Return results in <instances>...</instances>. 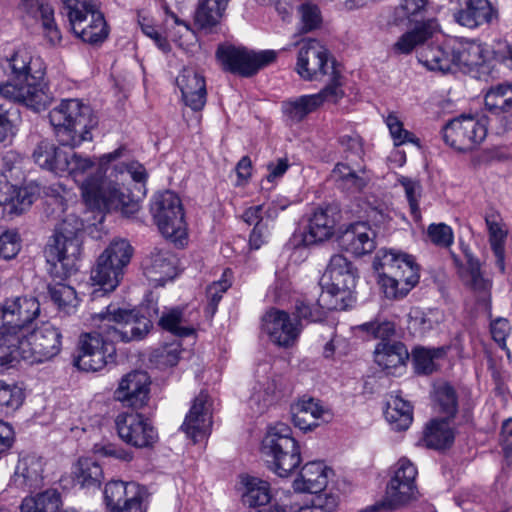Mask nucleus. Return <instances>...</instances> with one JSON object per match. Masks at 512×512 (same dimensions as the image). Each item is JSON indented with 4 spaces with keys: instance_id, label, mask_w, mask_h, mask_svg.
<instances>
[{
    "instance_id": "1",
    "label": "nucleus",
    "mask_w": 512,
    "mask_h": 512,
    "mask_svg": "<svg viewBox=\"0 0 512 512\" xmlns=\"http://www.w3.org/2000/svg\"><path fill=\"white\" fill-rule=\"evenodd\" d=\"M98 331L83 333L78 340V355L74 365L82 371L96 372L115 361V342L142 340L150 331L151 321L136 310H126L109 304L92 316Z\"/></svg>"
},
{
    "instance_id": "2",
    "label": "nucleus",
    "mask_w": 512,
    "mask_h": 512,
    "mask_svg": "<svg viewBox=\"0 0 512 512\" xmlns=\"http://www.w3.org/2000/svg\"><path fill=\"white\" fill-rule=\"evenodd\" d=\"M129 149L121 145L110 153L98 158V163L81 154H66L63 174L79 186L85 204L93 210H121L126 213L131 198L114 181L104 177L105 167L114 161L128 157Z\"/></svg>"
},
{
    "instance_id": "3",
    "label": "nucleus",
    "mask_w": 512,
    "mask_h": 512,
    "mask_svg": "<svg viewBox=\"0 0 512 512\" xmlns=\"http://www.w3.org/2000/svg\"><path fill=\"white\" fill-rule=\"evenodd\" d=\"M3 68L9 80L0 85L2 97L22 103L37 112L46 108L51 97L44 89L45 66L41 58L35 57L28 47L22 46L6 58Z\"/></svg>"
},
{
    "instance_id": "4",
    "label": "nucleus",
    "mask_w": 512,
    "mask_h": 512,
    "mask_svg": "<svg viewBox=\"0 0 512 512\" xmlns=\"http://www.w3.org/2000/svg\"><path fill=\"white\" fill-rule=\"evenodd\" d=\"M83 227L82 220L73 213L67 214L55 226L44 251L47 270L55 280H65L77 271Z\"/></svg>"
},
{
    "instance_id": "5",
    "label": "nucleus",
    "mask_w": 512,
    "mask_h": 512,
    "mask_svg": "<svg viewBox=\"0 0 512 512\" xmlns=\"http://www.w3.org/2000/svg\"><path fill=\"white\" fill-rule=\"evenodd\" d=\"M261 451L269 468L279 477L291 475L302 460L300 446L285 423H276L268 428Z\"/></svg>"
},
{
    "instance_id": "6",
    "label": "nucleus",
    "mask_w": 512,
    "mask_h": 512,
    "mask_svg": "<svg viewBox=\"0 0 512 512\" xmlns=\"http://www.w3.org/2000/svg\"><path fill=\"white\" fill-rule=\"evenodd\" d=\"M133 247L126 239H113L99 255L95 267L91 271L90 280L93 286H98L92 292L93 298L110 293L119 285L124 269L133 256Z\"/></svg>"
},
{
    "instance_id": "7",
    "label": "nucleus",
    "mask_w": 512,
    "mask_h": 512,
    "mask_svg": "<svg viewBox=\"0 0 512 512\" xmlns=\"http://www.w3.org/2000/svg\"><path fill=\"white\" fill-rule=\"evenodd\" d=\"M62 13L68 18L71 30L83 42H102L108 35L106 22L97 5L91 0H61Z\"/></svg>"
},
{
    "instance_id": "8",
    "label": "nucleus",
    "mask_w": 512,
    "mask_h": 512,
    "mask_svg": "<svg viewBox=\"0 0 512 512\" xmlns=\"http://www.w3.org/2000/svg\"><path fill=\"white\" fill-rule=\"evenodd\" d=\"M296 72L306 81H322L342 87L340 72L328 49L316 39L303 41L297 56Z\"/></svg>"
},
{
    "instance_id": "9",
    "label": "nucleus",
    "mask_w": 512,
    "mask_h": 512,
    "mask_svg": "<svg viewBox=\"0 0 512 512\" xmlns=\"http://www.w3.org/2000/svg\"><path fill=\"white\" fill-rule=\"evenodd\" d=\"M151 211L162 235L177 245L187 237L184 212L179 197L172 191L154 196Z\"/></svg>"
},
{
    "instance_id": "10",
    "label": "nucleus",
    "mask_w": 512,
    "mask_h": 512,
    "mask_svg": "<svg viewBox=\"0 0 512 512\" xmlns=\"http://www.w3.org/2000/svg\"><path fill=\"white\" fill-rule=\"evenodd\" d=\"M20 338L21 360L30 364L48 361L57 356L62 348L61 332L48 322L32 331L27 330Z\"/></svg>"
},
{
    "instance_id": "11",
    "label": "nucleus",
    "mask_w": 512,
    "mask_h": 512,
    "mask_svg": "<svg viewBox=\"0 0 512 512\" xmlns=\"http://www.w3.org/2000/svg\"><path fill=\"white\" fill-rule=\"evenodd\" d=\"M417 474L416 466L409 459H399L387 483L383 505L389 509H397L416 500L419 496Z\"/></svg>"
},
{
    "instance_id": "12",
    "label": "nucleus",
    "mask_w": 512,
    "mask_h": 512,
    "mask_svg": "<svg viewBox=\"0 0 512 512\" xmlns=\"http://www.w3.org/2000/svg\"><path fill=\"white\" fill-rule=\"evenodd\" d=\"M216 56L226 71L249 77L257 73L262 67L272 63L277 54L274 50L254 52L244 47L220 45L216 51Z\"/></svg>"
},
{
    "instance_id": "13",
    "label": "nucleus",
    "mask_w": 512,
    "mask_h": 512,
    "mask_svg": "<svg viewBox=\"0 0 512 512\" xmlns=\"http://www.w3.org/2000/svg\"><path fill=\"white\" fill-rule=\"evenodd\" d=\"M176 84L181 91L182 100L186 106L183 117L188 127L201 125V110L206 104V82L202 74L191 67L183 68Z\"/></svg>"
},
{
    "instance_id": "14",
    "label": "nucleus",
    "mask_w": 512,
    "mask_h": 512,
    "mask_svg": "<svg viewBox=\"0 0 512 512\" xmlns=\"http://www.w3.org/2000/svg\"><path fill=\"white\" fill-rule=\"evenodd\" d=\"M288 206V199L279 196L270 203L251 206L243 212V221L248 225H254L249 237L251 248L259 249L267 243L279 212L285 210Z\"/></svg>"
},
{
    "instance_id": "15",
    "label": "nucleus",
    "mask_w": 512,
    "mask_h": 512,
    "mask_svg": "<svg viewBox=\"0 0 512 512\" xmlns=\"http://www.w3.org/2000/svg\"><path fill=\"white\" fill-rule=\"evenodd\" d=\"M39 314L40 303L36 298H8L0 305V332H11L21 336Z\"/></svg>"
},
{
    "instance_id": "16",
    "label": "nucleus",
    "mask_w": 512,
    "mask_h": 512,
    "mask_svg": "<svg viewBox=\"0 0 512 512\" xmlns=\"http://www.w3.org/2000/svg\"><path fill=\"white\" fill-rule=\"evenodd\" d=\"M115 425L119 438L135 448H151L158 441L156 428L141 413H120L115 419Z\"/></svg>"
},
{
    "instance_id": "17",
    "label": "nucleus",
    "mask_w": 512,
    "mask_h": 512,
    "mask_svg": "<svg viewBox=\"0 0 512 512\" xmlns=\"http://www.w3.org/2000/svg\"><path fill=\"white\" fill-rule=\"evenodd\" d=\"M328 279L324 284V293L342 303L350 297L357 283V272L352 263L341 254L333 255L324 274Z\"/></svg>"
},
{
    "instance_id": "18",
    "label": "nucleus",
    "mask_w": 512,
    "mask_h": 512,
    "mask_svg": "<svg viewBox=\"0 0 512 512\" xmlns=\"http://www.w3.org/2000/svg\"><path fill=\"white\" fill-rule=\"evenodd\" d=\"M303 325L284 310L271 309L262 317V330L275 345L292 347L298 340Z\"/></svg>"
},
{
    "instance_id": "19",
    "label": "nucleus",
    "mask_w": 512,
    "mask_h": 512,
    "mask_svg": "<svg viewBox=\"0 0 512 512\" xmlns=\"http://www.w3.org/2000/svg\"><path fill=\"white\" fill-rule=\"evenodd\" d=\"M48 117L53 128H95L98 125L92 108L79 99L62 100Z\"/></svg>"
},
{
    "instance_id": "20",
    "label": "nucleus",
    "mask_w": 512,
    "mask_h": 512,
    "mask_svg": "<svg viewBox=\"0 0 512 512\" xmlns=\"http://www.w3.org/2000/svg\"><path fill=\"white\" fill-rule=\"evenodd\" d=\"M212 404L209 395L201 391L193 400L181 429L196 443L204 439L212 427Z\"/></svg>"
},
{
    "instance_id": "21",
    "label": "nucleus",
    "mask_w": 512,
    "mask_h": 512,
    "mask_svg": "<svg viewBox=\"0 0 512 512\" xmlns=\"http://www.w3.org/2000/svg\"><path fill=\"white\" fill-rule=\"evenodd\" d=\"M150 377L144 371H133L125 375L115 391V399L125 406L142 408L148 401Z\"/></svg>"
},
{
    "instance_id": "22",
    "label": "nucleus",
    "mask_w": 512,
    "mask_h": 512,
    "mask_svg": "<svg viewBox=\"0 0 512 512\" xmlns=\"http://www.w3.org/2000/svg\"><path fill=\"white\" fill-rule=\"evenodd\" d=\"M455 72L458 70L471 72L486 64L491 50L485 44L475 40L452 38Z\"/></svg>"
},
{
    "instance_id": "23",
    "label": "nucleus",
    "mask_w": 512,
    "mask_h": 512,
    "mask_svg": "<svg viewBox=\"0 0 512 512\" xmlns=\"http://www.w3.org/2000/svg\"><path fill=\"white\" fill-rule=\"evenodd\" d=\"M374 266L378 270H388L397 276V279L416 285L419 281V267L411 255L397 253L392 250H381L374 261Z\"/></svg>"
},
{
    "instance_id": "24",
    "label": "nucleus",
    "mask_w": 512,
    "mask_h": 512,
    "mask_svg": "<svg viewBox=\"0 0 512 512\" xmlns=\"http://www.w3.org/2000/svg\"><path fill=\"white\" fill-rule=\"evenodd\" d=\"M341 248L354 256H363L376 248V232L366 222L350 224L339 237Z\"/></svg>"
},
{
    "instance_id": "25",
    "label": "nucleus",
    "mask_w": 512,
    "mask_h": 512,
    "mask_svg": "<svg viewBox=\"0 0 512 512\" xmlns=\"http://www.w3.org/2000/svg\"><path fill=\"white\" fill-rule=\"evenodd\" d=\"M417 59L420 64L430 71L442 74L455 73L452 38L441 44L421 46L417 50Z\"/></svg>"
},
{
    "instance_id": "26",
    "label": "nucleus",
    "mask_w": 512,
    "mask_h": 512,
    "mask_svg": "<svg viewBox=\"0 0 512 512\" xmlns=\"http://www.w3.org/2000/svg\"><path fill=\"white\" fill-rule=\"evenodd\" d=\"M459 6L454 18L461 26L473 29L489 24L497 17V11L489 0H450Z\"/></svg>"
},
{
    "instance_id": "27",
    "label": "nucleus",
    "mask_w": 512,
    "mask_h": 512,
    "mask_svg": "<svg viewBox=\"0 0 512 512\" xmlns=\"http://www.w3.org/2000/svg\"><path fill=\"white\" fill-rule=\"evenodd\" d=\"M293 424L303 431H311L319 426V421L330 418L329 410L318 399L303 396L291 405Z\"/></svg>"
},
{
    "instance_id": "28",
    "label": "nucleus",
    "mask_w": 512,
    "mask_h": 512,
    "mask_svg": "<svg viewBox=\"0 0 512 512\" xmlns=\"http://www.w3.org/2000/svg\"><path fill=\"white\" fill-rule=\"evenodd\" d=\"M20 11L27 17L40 20L45 38L51 45H57L62 35L54 18L53 7L43 0H22Z\"/></svg>"
},
{
    "instance_id": "29",
    "label": "nucleus",
    "mask_w": 512,
    "mask_h": 512,
    "mask_svg": "<svg viewBox=\"0 0 512 512\" xmlns=\"http://www.w3.org/2000/svg\"><path fill=\"white\" fill-rule=\"evenodd\" d=\"M344 96L340 85L327 84L320 92L311 95L301 96L294 102L288 104L286 111L294 119H302L308 113L314 111L321 104L337 103Z\"/></svg>"
},
{
    "instance_id": "30",
    "label": "nucleus",
    "mask_w": 512,
    "mask_h": 512,
    "mask_svg": "<svg viewBox=\"0 0 512 512\" xmlns=\"http://www.w3.org/2000/svg\"><path fill=\"white\" fill-rule=\"evenodd\" d=\"M44 462L36 455H26L19 459L10 485L24 492L39 488L43 483Z\"/></svg>"
},
{
    "instance_id": "31",
    "label": "nucleus",
    "mask_w": 512,
    "mask_h": 512,
    "mask_svg": "<svg viewBox=\"0 0 512 512\" xmlns=\"http://www.w3.org/2000/svg\"><path fill=\"white\" fill-rule=\"evenodd\" d=\"M335 216L333 207L315 209L303 233L304 244L309 246L329 239L334 234L337 223Z\"/></svg>"
},
{
    "instance_id": "32",
    "label": "nucleus",
    "mask_w": 512,
    "mask_h": 512,
    "mask_svg": "<svg viewBox=\"0 0 512 512\" xmlns=\"http://www.w3.org/2000/svg\"><path fill=\"white\" fill-rule=\"evenodd\" d=\"M332 474V469L322 461L308 462L294 479L293 488L295 491L303 493L321 492L327 486Z\"/></svg>"
},
{
    "instance_id": "33",
    "label": "nucleus",
    "mask_w": 512,
    "mask_h": 512,
    "mask_svg": "<svg viewBox=\"0 0 512 512\" xmlns=\"http://www.w3.org/2000/svg\"><path fill=\"white\" fill-rule=\"evenodd\" d=\"M346 307V303L332 299L329 293L322 291L317 300H298L295 304V317L299 322H319L325 319L327 311L344 310Z\"/></svg>"
},
{
    "instance_id": "34",
    "label": "nucleus",
    "mask_w": 512,
    "mask_h": 512,
    "mask_svg": "<svg viewBox=\"0 0 512 512\" xmlns=\"http://www.w3.org/2000/svg\"><path fill=\"white\" fill-rule=\"evenodd\" d=\"M331 178L341 190L356 193L362 191L370 182L371 176L365 166H353L339 162L331 172Z\"/></svg>"
},
{
    "instance_id": "35",
    "label": "nucleus",
    "mask_w": 512,
    "mask_h": 512,
    "mask_svg": "<svg viewBox=\"0 0 512 512\" xmlns=\"http://www.w3.org/2000/svg\"><path fill=\"white\" fill-rule=\"evenodd\" d=\"M177 258L169 250L155 248L144 261L146 276L154 282L164 284L176 275Z\"/></svg>"
},
{
    "instance_id": "36",
    "label": "nucleus",
    "mask_w": 512,
    "mask_h": 512,
    "mask_svg": "<svg viewBox=\"0 0 512 512\" xmlns=\"http://www.w3.org/2000/svg\"><path fill=\"white\" fill-rule=\"evenodd\" d=\"M337 507L338 497L333 494H319L304 505L293 501L292 495L288 494L273 505L271 512H335Z\"/></svg>"
},
{
    "instance_id": "37",
    "label": "nucleus",
    "mask_w": 512,
    "mask_h": 512,
    "mask_svg": "<svg viewBox=\"0 0 512 512\" xmlns=\"http://www.w3.org/2000/svg\"><path fill=\"white\" fill-rule=\"evenodd\" d=\"M439 24L436 19L430 18L417 24L414 29L405 32L393 45L395 54H409L417 45L422 44L438 31Z\"/></svg>"
},
{
    "instance_id": "38",
    "label": "nucleus",
    "mask_w": 512,
    "mask_h": 512,
    "mask_svg": "<svg viewBox=\"0 0 512 512\" xmlns=\"http://www.w3.org/2000/svg\"><path fill=\"white\" fill-rule=\"evenodd\" d=\"M489 244L496 257V265L502 273L505 271V243L508 231L501 216L496 211L485 215Z\"/></svg>"
},
{
    "instance_id": "39",
    "label": "nucleus",
    "mask_w": 512,
    "mask_h": 512,
    "mask_svg": "<svg viewBox=\"0 0 512 512\" xmlns=\"http://www.w3.org/2000/svg\"><path fill=\"white\" fill-rule=\"evenodd\" d=\"M485 107L494 115L512 123V83H501L485 94Z\"/></svg>"
},
{
    "instance_id": "40",
    "label": "nucleus",
    "mask_w": 512,
    "mask_h": 512,
    "mask_svg": "<svg viewBox=\"0 0 512 512\" xmlns=\"http://www.w3.org/2000/svg\"><path fill=\"white\" fill-rule=\"evenodd\" d=\"M32 195L24 188L16 187L9 182L0 186V207L7 215H18L32 204Z\"/></svg>"
},
{
    "instance_id": "41",
    "label": "nucleus",
    "mask_w": 512,
    "mask_h": 512,
    "mask_svg": "<svg viewBox=\"0 0 512 512\" xmlns=\"http://www.w3.org/2000/svg\"><path fill=\"white\" fill-rule=\"evenodd\" d=\"M408 358V350L400 341L379 342L374 350V361L384 370L400 367Z\"/></svg>"
},
{
    "instance_id": "42",
    "label": "nucleus",
    "mask_w": 512,
    "mask_h": 512,
    "mask_svg": "<svg viewBox=\"0 0 512 512\" xmlns=\"http://www.w3.org/2000/svg\"><path fill=\"white\" fill-rule=\"evenodd\" d=\"M384 415L391 428L396 431L408 429L413 421L411 404L395 394L388 397Z\"/></svg>"
},
{
    "instance_id": "43",
    "label": "nucleus",
    "mask_w": 512,
    "mask_h": 512,
    "mask_svg": "<svg viewBox=\"0 0 512 512\" xmlns=\"http://www.w3.org/2000/svg\"><path fill=\"white\" fill-rule=\"evenodd\" d=\"M427 6L428 0H400L391 11L388 23L400 27L418 23V18L424 15Z\"/></svg>"
},
{
    "instance_id": "44",
    "label": "nucleus",
    "mask_w": 512,
    "mask_h": 512,
    "mask_svg": "<svg viewBox=\"0 0 512 512\" xmlns=\"http://www.w3.org/2000/svg\"><path fill=\"white\" fill-rule=\"evenodd\" d=\"M66 154L56 148L53 143L41 141L33 152V159L41 168L63 175Z\"/></svg>"
},
{
    "instance_id": "45",
    "label": "nucleus",
    "mask_w": 512,
    "mask_h": 512,
    "mask_svg": "<svg viewBox=\"0 0 512 512\" xmlns=\"http://www.w3.org/2000/svg\"><path fill=\"white\" fill-rule=\"evenodd\" d=\"M229 1L199 0L195 11V23L205 30L211 31L220 23Z\"/></svg>"
},
{
    "instance_id": "46",
    "label": "nucleus",
    "mask_w": 512,
    "mask_h": 512,
    "mask_svg": "<svg viewBox=\"0 0 512 512\" xmlns=\"http://www.w3.org/2000/svg\"><path fill=\"white\" fill-rule=\"evenodd\" d=\"M454 439V433L449 419H432L423 431V441L427 447L442 449L449 446Z\"/></svg>"
},
{
    "instance_id": "47",
    "label": "nucleus",
    "mask_w": 512,
    "mask_h": 512,
    "mask_svg": "<svg viewBox=\"0 0 512 512\" xmlns=\"http://www.w3.org/2000/svg\"><path fill=\"white\" fill-rule=\"evenodd\" d=\"M448 350V346L438 348H415L412 352V357L416 373L429 375L435 372L439 367V361L446 357Z\"/></svg>"
},
{
    "instance_id": "48",
    "label": "nucleus",
    "mask_w": 512,
    "mask_h": 512,
    "mask_svg": "<svg viewBox=\"0 0 512 512\" xmlns=\"http://www.w3.org/2000/svg\"><path fill=\"white\" fill-rule=\"evenodd\" d=\"M487 136V130H442V138L458 151H469L479 145Z\"/></svg>"
},
{
    "instance_id": "49",
    "label": "nucleus",
    "mask_w": 512,
    "mask_h": 512,
    "mask_svg": "<svg viewBox=\"0 0 512 512\" xmlns=\"http://www.w3.org/2000/svg\"><path fill=\"white\" fill-rule=\"evenodd\" d=\"M62 505L61 495L55 489H48L23 499L21 512H58Z\"/></svg>"
},
{
    "instance_id": "50",
    "label": "nucleus",
    "mask_w": 512,
    "mask_h": 512,
    "mask_svg": "<svg viewBox=\"0 0 512 512\" xmlns=\"http://www.w3.org/2000/svg\"><path fill=\"white\" fill-rule=\"evenodd\" d=\"M242 484L245 486L243 501L249 506H264L271 501V487L267 481L253 476H245L242 478Z\"/></svg>"
},
{
    "instance_id": "51",
    "label": "nucleus",
    "mask_w": 512,
    "mask_h": 512,
    "mask_svg": "<svg viewBox=\"0 0 512 512\" xmlns=\"http://www.w3.org/2000/svg\"><path fill=\"white\" fill-rule=\"evenodd\" d=\"M276 393L274 380L265 379L253 386L252 394L248 400L250 409L255 414H261L273 402Z\"/></svg>"
},
{
    "instance_id": "52",
    "label": "nucleus",
    "mask_w": 512,
    "mask_h": 512,
    "mask_svg": "<svg viewBox=\"0 0 512 512\" xmlns=\"http://www.w3.org/2000/svg\"><path fill=\"white\" fill-rule=\"evenodd\" d=\"M159 326L180 337L189 336L194 332L193 327L187 324L183 310L179 308L164 311L159 319Z\"/></svg>"
},
{
    "instance_id": "53",
    "label": "nucleus",
    "mask_w": 512,
    "mask_h": 512,
    "mask_svg": "<svg viewBox=\"0 0 512 512\" xmlns=\"http://www.w3.org/2000/svg\"><path fill=\"white\" fill-rule=\"evenodd\" d=\"M20 335L0 332V368H8L21 359Z\"/></svg>"
},
{
    "instance_id": "54",
    "label": "nucleus",
    "mask_w": 512,
    "mask_h": 512,
    "mask_svg": "<svg viewBox=\"0 0 512 512\" xmlns=\"http://www.w3.org/2000/svg\"><path fill=\"white\" fill-rule=\"evenodd\" d=\"M138 487L140 486L135 482H125L122 480H112L106 483L103 495L108 512L125 500Z\"/></svg>"
},
{
    "instance_id": "55",
    "label": "nucleus",
    "mask_w": 512,
    "mask_h": 512,
    "mask_svg": "<svg viewBox=\"0 0 512 512\" xmlns=\"http://www.w3.org/2000/svg\"><path fill=\"white\" fill-rule=\"evenodd\" d=\"M397 278V276H393V273L389 272L388 270H382V272L379 274L378 283L385 297L388 299H401L405 297L414 287V285L408 282L405 283L404 281H401Z\"/></svg>"
},
{
    "instance_id": "56",
    "label": "nucleus",
    "mask_w": 512,
    "mask_h": 512,
    "mask_svg": "<svg viewBox=\"0 0 512 512\" xmlns=\"http://www.w3.org/2000/svg\"><path fill=\"white\" fill-rule=\"evenodd\" d=\"M49 295L58 308L67 314L75 310L78 305L76 291L71 286L57 283L49 285Z\"/></svg>"
},
{
    "instance_id": "57",
    "label": "nucleus",
    "mask_w": 512,
    "mask_h": 512,
    "mask_svg": "<svg viewBox=\"0 0 512 512\" xmlns=\"http://www.w3.org/2000/svg\"><path fill=\"white\" fill-rule=\"evenodd\" d=\"M460 277L466 286L473 290L484 291L489 283L484 279L480 270V263L471 255H467V262L459 269Z\"/></svg>"
},
{
    "instance_id": "58",
    "label": "nucleus",
    "mask_w": 512,
    "mask_h": 512,
    "mask_svg": "<svg viewBox=\"0 0 512 512\" xmlns=\"http://www.w3.org/2000/svg\"><path fill=\"white\" fill-rule=\"evenodd\" d=\"M102 478L101 466L92 459H80L75 471V481L81 487L97 485Z\"/></svg>"
},
{
    "instance_id": "59",
    "label": "nucleus",
    "mask_w": 512,
    "mask_h": 512,
    "mask_svg": "<svg viewBox=\"0 0 512 512\" xmlns=\"http://www.w3.org/2000/svg\"><path fill=\"white\" fill-rule=\"evenodd\" d=\"M434 399L439 411L446 415V419L454 417L457 412V397L452 386L447 383H440L435 386Z\"/></svg>"
},
{
    "instance_id": "60",
    "label": "nucleus",
    "mask_w": 512,
    "mask_h": 512,
    "mask_svg": "<svg viewBox=\"0 0 512 512\" xmlns=\"http://www.w3.org/2000/svg\"><path fill=\"white\" fill-rule=\"evenodd\" d=\"M231 271L225 270L222 278L218 281L213 282L207 287L206 296H207V313L213 316L218 308V304L223 297V294L229 289L231 286V281L228 277H231Z\"/></svg>"
},
{
    "instance_id": "61",
    "label": "nucleus",
    "mask_w": 512,
    "mask_h": 512,
    "mask_svg": "<svg viewBox=\"0 0 512 512\" xmlns=\"http://www.w3.org/2000/svg\"><path fill=\"white\" fill-rule=\"evenodd\" d=\"M23 399L21 388L0 380V410L14 411L22 405Z\"/></svg>"
},
{
    "instance_id": "62",
    "label": "nucleus",
    "mask_w": 512,
    "mask_h": 512,
    "mask_svg": "<svg viewBox=\"0 0 512 512\" xmlns=\"http://www.w3.org/2000/svg\"><path fill=\"white\" fill-rule=\"evenodd\" d=\"M400 183L404 188L413 218L415 220L421 219L419 199L421 197L422 186L420 182L410 178L402 177L400 179Z\"/></svg>"
},
{
    "instance_id": "63",
    "label": "nucleus",
    "mask_w": 512,
    "mask_h": 512,
    "mask_svg": "<svg viewBox=\"0 0 512 512\" xmlns=\"http://www.w3.org/2000/svg\"><path fill=\"white\" fill-rule=\"evenodd\" d=\"M358 329L371 334L373 338L380 339V342H391L390 338L395 334V325L390 321H371L358 326Z\"/></svg>"
},
{
    "instance_id": "64",
    "label": "nucleus",
    "mask_w": 512,
    "mask_h": 512,
    "mask_svg": "<svg viewBox=\"0 0 512 512\" xmlns=\"http://www.w3.org/2000/svg\"><path fill=\"white\" fill-rule=\"evenodd\" d=\"M144 495L142 488L138 487L109 512H146L147 506L144 502Z\"/></svg>"
}]
</instances>
